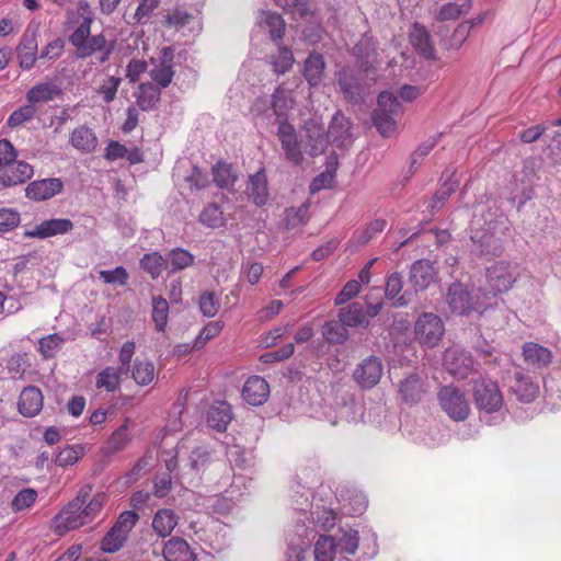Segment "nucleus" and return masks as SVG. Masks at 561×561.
<instances>
[{"instance_id": "obj_1", "label": "nucleus", "mask_w": 561, "mask_h": 561, "mask_svg": "<svg viewBox=\"0 0 561 561\" xmlns=\"http://www.w3.org/2000/svg\"><path fill=\"white\" fill-rule=\"evenodd\" d=\"M92 493V485L85 484L78 491L76 497L66 504L54 517L53 531L58 536L78 529L92 523L102 512L107 496L103 492Z\"/></svg>"}, {"instance_id": "obj_2", "label": "nucleus", "mask_w": 561, "mask_h": 561, "mask_svg": "<svg viewBox=\"0 0 561 561\" xmlns=\"http://www.w3.org/2000/svg\"><path fill=\"white\" fill-rule=\"evenodd\" d=\"M519 277L518 266L510 261H497L486 268L485 297L507 293Z\"/></svg>"}, {"instance_id": "obj_3", "label": "nucleus", "mask_w": 561, "mask_h": 561, "mask_svg": "<svg viewBox=\"0 0 561 561\" xmlns=\"http://www.w3.org/2000/svg\"><path fill=\"white\" fill-rule=\"evenodd\" d=\"M401 113V104L393 93L383 91L378 95L373 122L382 137H390L397 130L396 117Z\"/></svg>"}, {"instance_id": "obj_4", "label": "nucleus", "mask_w": 561, "mask_h": 561, "mask_svg": "<svg viewBox=\"0 0 561 561\" xmlns=\"http://www.w3.org/2000/svg\"><path fill=\"white\" fill-rule=\"evenodd\" d=\"M414 339L423 347L434 348L443 340L446 329L443 319L434 312H422L414 322Z\"/></svg>"}, {"instance_id": "obj_5", "label": "nucleus", "mask_w": 561, "mask_h": 561, "mask_svg": "<svg viewBox=\"0 0 561 561\" xmlns=\"http://www.w3.org/2000/svg\"><path fill=\"white\" fill-rule=\"evenodd\" d=\"M472 397L477 409L486 413L500 411L504 402L499 383L485 376L472 380Z\"/></svg>"}, {"instance_id": "obj_6", "label": "nucleus", "mask_w": 561, "mask_h": 561, "mask_svg": "<svg viewBox=\"0 0 561 561\" xmlns=\"http://www.w3.org/2000/svg\"><path fill=\"white\" fill-rule=\"evenodd\" d=\"M443 411L454 421H465L470 413V405L463 391L455 386H444L437 394Z\"/></svg>"}, {"instance_id": "obj_7", "label": "nucleus", "mask_w": 561, "mask_h": 561, "mask_svg": "<svg viewBox=\"0 0 561 561\" xmlns=\"http://www.w3.org/2000/svg\"><path fill=\"white\" fill-rule=\"evenodd\" d=\"M443 366L456 379H466L474 370L471 353L459 345H450L443 355Z\"/></svg>"}, {"instance_id": "obj_8", "label": "nucleus", "mask_w": 561, "mask_h": 561, "mask_svg": "<svg viewBox=\"0 0 561 561\" xmlns=\"http://www.w3.org/2000/svg\"><path fill=\"white\" fill-rule=\"evenodd\" d=\"M383 374L382 360L371 355L363 359L354 369L353 379L363 390L374 388L381 379Z\"/></svg>"}, {"instance_id": "obj_9", "label": "nucleus", "mask_w": 561, "mask_h": 561, "mask_svg": "<svg viewBox=\"0 0 561 561\" xmlns=\"http://www.w3.org/2000/svg\"><path fill=\"white\" fill-rule=\"evenodd\" d=\"M277 137L280 141L285 159L293 165H301L304 154L301 152L295 127L287 121H282L277 128Z\"/></svg>"}, {"instance_id": "obj_10", "label": "nucleus", "mask_w": 561, "mask_h": 561, "mask_svg": "<svg viewBox=\"0 0 561 561\" xmlns=\"http://www.w3.org/2000/svg\"><path fill=\"white\" fill-rule=\"evenodd\" d=\"M446 302L450 311L459 316H467L479 309L469 290L460 283H454L448 287Z\"/></svg>"}, {"instance_id": "obj_11", "label": "nucleus", "mask_w": 561, "mask_h": 561, "mask_svg": "<svg viewBox=\"0 0 561 561\" xmlns=\"http://www.w3.org/2000/svg\"><path fill=\"white\" fill-rule=\"evenodd\" d=\"M304 131L305 145L309 148L308 153L311 157L322 154L331 140L329 137V130L325 133L323 124L311 118L305 122Z\"/></svg>"}, {"instance_id": "obj_12", "label": "nucleus", "mask_w": 561, "mask_h": 561, "mask_svg": "<svg viewBox=\"0 0 561 561\" xmlns=\"http://www.w3.org/2000/svg\"><path fill=\"white\" fill-rule=\"evenodd\" d=\"M73 229V222L67 218H51L35 225L31 230L24 232L26 238L46 239L61 236Z\"/></svg>"}, {"instance_id": "obj_13", "label": "nucleus", "mask_w": 561, "mask_h": 561, "mask_svg": "<svg viewBox=\"0 0 561 561\" xmlns=\"http://www.w3.org/2000/svg\"><path fill=\"white\" fill-rule=\"evenodd\" d=\"M337 84L346 100L358 102L362 99L365 88L354 69L343 67L337 72Z\"/></svg>"}, {"instance_id": "obj_14", "label": "nucleus", "mask_w": 561, "mask_h": 561, "mask_svg": "<svg viewBox=\"0 0 561 561\" xmlns=\"http://www.w3.org/2000/svg\"><path fill=\"white\" fill-rule=\"evenodd\" d=\"M353 54L356 57L358 66L364 72H369L375 69L378 62V51L376 42L373 37L364 34L355 44Z\"/></svg>"}, {"instance_id": "obj_15", "label": "nucleus", "mask_w": 561, "mask_h": 561, "mask_svg": "<svg viewBox=\"0 0 561 561\" xmlns=\"http://www.w3.org/2000/svg\"><path fill=\"white\" fill-rule=\"evenodd\" d=\"M33 167L24 161H13L0 170V190L24 183L33 175Z\"/></svg>"}, {"instance_id": "obj_16", "label": "nucleus", "mask_w": 561, "mask_h": 561, "mask_svg": "<svg viewBox=\"0 0 561 561\" xmlns=\"http://www.w3.org/2000/svg\"><path fill=\"white\" fill-rule=\"evenodd\" d=\"M434 264L425 259L415 261L410 268L409 282L416 290H424L436 279Z\"/></svg>"}, {"instance_id": "obj_17", "label": "nucleus", "mask_w": 561, "mask_h": 561, "mask_svg": "<svg viewBox=\"0 0 561 561\" xmlns=\"http://www.w3.org/2000/svg\"><path fill=\"white\" fill-rule=\"evenodd\" d=\"M62 187L61 180L57 178L37 180L27 184L25 195L32 201H46L60 193Z\"/></svg>"}, {"instance_id": "obj_18", "label": "nucleus", "mask_w": 561, "mask_h": 561, "mask_svg": "<svg viewBox=\"0 0 561 561\" xmlns=\"http://www.w3.org/2000/svg\"><path fill=\"white\" fill-rule=\"evenodd\" d=\"M114 45L113 43H107L105 36L103 34L90 36L83 45L76 50V56L78 58L84 59L92 55L99 54L98 60L100 62H105L110 59L111 54L113 53Z\"/></svg>"}, {"instance_id": "obj_19", "label": "nucleus", "mask_w": 561, "mask_h": 561, "mask_svg": "<svg viewBox=\"0 0 561 561\" xmlns=\"http://www.w3.org/2000/svg\"><path fill=\"white\" fill-rule=\"evenodd\" d=\"M270 396L267 381L260 376H252L247 379L242 388V398L251 405L263 404Z\"/></svg>"}, {"instance_id": "obj_20", "label": "nucleus", "mask_w": 561, "mask_h": 561, "mask_svg": "<svg viewBox=\"0 0 561 561\" xmlns=\"http://www.w3.org/2000/svg\"><path fill=\"white\" fill-rule=\"evenodd\" d=\"M162 556L165 561H196V553L181 537L170 538L163 546Z\"/></svg>"}, {"instance_id": "obj_21", "label": "nucleus", "mask_w": 561, "mask_h": 561, "mask_svg": "<svg viewBox=\"0 0 561 561\" xmlns=\"http://www.w3.org/2000/svg\"><path fill=\"white\" fill-rule=\"evenodd\" d=\"M16 55L21 68L28 70L34 66L37 58L36 32L25 31L16 47Z\"/></svg>"}, {"instance_id": "obj_22", "label": "nucleus", "mask_w": 561, "mask_h": 561, "mask_svg": "<svg viewBox=\"0 0 561 561\" xmlns=\"http://www.w3.org/2000/svg\"><path fill=\"white\" fill-rule=\"evenodd\" d=\"M43 400L42 391L37 387L28 386L20 394L19 412L26 417H33L41 412Z\"/></svg>"}, {"instance_id": "obj_23", "label": "nucleus", "mask_w": 561, "mask_h": 561, "mask_svg": "<svg viewBox=\"0 0 561 561\" xmlns=\"http://www.w3.org/2000/svg\"><path fill=\"white\" fill-rule=\"evenodd\" d=\"M327 65L323 55L313 50L305 60L302 76L311 87H318L324 77Z\"/></svg>"}, {"instance_id": "obj_24", "label": "nucleus", "mask_w": 561, "mask_h": 561, "mask_svg": "<svg viewBox=\"0 0 561 561\" xmlns=\"http://www.w3.org/2000/svg\"><path fill=\"white\" fill-rule=\"evenodd\" d=\"M69 142L81 153H92L99 145L95 133L85 125L78 126L71 131Z\"/></svg>"}, {"instance_id": "obj_25", "label": "nucleus", "mask_w": 561, "mask_h": 561, "mask_svg": "<svg viewBox=\"0 0 561 561\" xmlns=\"http://www.w3.org/2000/svg\"><path fill=\"white\" fill-rule=\"evenodd\" d=\"M351 121L342 112H336L329 126V137L331 141L339 147L346 146L351 142Z\"/></svg>"}, {"instance_id": "obj_26", "label": "nucleus", "mask_w": 561, "mask_h": 561, "mask_svg": "<svg viewBox=\"0 0 561 561\" xmlns=\"http://www.w3.org/2000/svg\"><path fill=\"white\" fill-rule=\"evenodd\" d=\"M410 41L415 50L427 60L436 58V51L431 41V35L425 26L414 24L411 33Z\"/></svg>"}, {"instance_id": "obj_27", "label": "nucleus", "mask_w": 561, "mask_h": 561, "mask_svg": "<svg viewBox=\"0 0 561 561\" xmlns=\"http://www.w3.org/2000/svg\"><path fill=\"white\" fill-rule=\"evenodd\" d=\"M511 390L516 398L524 403L534 401L539 393L538 385L535 383L530 377L525 376L520 371L515 373Z\"/></svg>"}, {"instance_id": "obj_28", "label": "nucleus", "mask_w": 561, "mask_h": 561, "mask_svg": "<svg viewBox=\"0 0 561 561\" xmlns=\"http://www.w3.org/2000/svg\"><path fill=\"white\" fill-rule=\"evenodd\" d=\"M231 420V407L225 401H219L211 405L207 412V423L217 432H225Z\"/></svg>"}, {"instance_id": "obj_29", "label": "nucleus", "mask_w": 561, "mask_h": 561, "mask_svg": "<svg viewBox=\"0 0 561 561\" xmlns=\"http://www.w3.org/2000/svg\"><path fill=\"white\" fill-rule=\"evenodd\" d=\"M125 374L118 367L107 366L96 375L95 388L100 391L115 392L121 388L122 377Z\"/></svg>"}, {"instance_id": "obj_30", "label": "nucleus", "mask_w": 561, "mask_h": 561, "mask_svg": "<svg viewBox=\"0 0 561 561\" xmlns=\"http://www.w3.org/2000/svg\"><path fill=\"white\" fill-rule=\"evenodd\" d=\"M161 98L160 88L151 82L140 83L135 93L136 103L140 110L149 112L156 107Z\"/></svg>"}, {"instance_id": "obj_31", "label": "nucleus", "mask_w": 561, "mask_h": 561, "mask_svg": "<svg viewBox=\"0 0 561 561\" xmlns=\"http://www.w3.org/2000/svg\"><path fill=\"white\" fill-rule=\"evenodd\" d=\"M523 356L527 364L546 367L552 360V352L538 343L527 342L523 346Z\"/></svg>"}, {"instance_id": "obj_32", "label": "nucleus", "mask_w": 561, "mask_h": 561, "mask_svg": "<svg viewBox=\"0 0 561 561\" xmlns=\"http://www.w3.org/2000/svg\"><path fill=\"white\" fill-rule=\"evenodd\" d=\"M179 523V516L170 508L159 510L152 518V528L154 533L162 538L172 534Z\"/></svg>"}, {"instance_id": "obj_33", "label": "nucleus", "mask_w": 561, "mask_h": 561, "mask_svg": "<svg viewBox=\"0 0 561 561\" xmlns=\"http://www.w3.org/2000/svg\"><path fill=\"white\" fill-rule=\"evenodd\" d=\"M249 196L259 207L266 204L268 198V188L264 169H260L255 174L250 176Z\"/></svg>"}, {"instance_id": "obj_34", "label": "nucleus", "mask_w": 561, "mask_h": 561, "mask_svg": "<svg viewBox=\"0 0 561 561\" xmlns=\"http://www.w3.org/2000/svg\"><path fill=\"white\" fill-rule=\"evenodd\" d=\"M399 392L407 403H417L425 393L424 385L417 375H410L401 381Z\"/></svg>"}, {"instance_id": "obj_35", "label": "nucleus", "mask_w": 561, "mask_h": 561, "mask_svg": "<svg viewBox=\"0 0 561 561\" xmlns=\"http://www.w3.org/2000/svg\"><path fill=\"white\" fill-rule=\"evenodd\" d=\"M61 94V90L51 82H42L32 87L26 93V100L33 105L39 102H48Z\"/></svg>"}, {"instance_id": "obj_36", "label": "nucleus", "mask_w": 561, "mask_h": 561, "mask_svg": "<svg viewBox=\"0 0 561 561\" xmlns=\"http://www.w3.org/2000/svg\"><path fill=\"white\" fill-rule=\"evenodd\" d=\"M310 202L302 203L299 207H288L285 209L284 228L287 230L305 226L309 220Z\"/></svg>"}, {"instance_id": "obj_37", "label": "nucleus", "mask_w": 561, "mask_h": 561, "mask_svg": "<svg viewBox=\"0 0 561 561\" xmlns=\"http://www.w3.org/2000/svg\"><path fill=\"white\" fill-rule=\"evenodd\" d=\"M131 377L138 386L150 385L156 378V367L148 359H136L131 367Z\"/></svg>"}, {"instance_id": "obj_38", "label": "nucleus", "mask_w": 561, "mask_h": 561, "mask_svg": "<svg viewBox=\"0 0 561 561\" xmlns=\"http://www.w3.org/2000/svg\"><path fill=\"white\" fill-rule=\"evenodd\" d=\"M151 319L158 332H164L169 319V302L162 296H153L151 299Z\"/></svg>"}, {"instance_id": "obj_39", "label": "nucleus", "mask_w": 561, "mask_h": 561, "mask_svg": "<svg viewBox=\"0 0 561 561\" xmlns=\"http://www.w3.org/2000/svg\"><path fill=\"white\" fill-rule=\"evenodd\" d=\"M38 492L33 488L20 490L11 500L10 507L13 513H21L31 510L37 502Z\"/></svg>"}, {"instance_id": "obj_40", "label": "nucleus", "mask_w": 561, "mask_h": 561, "mask_svg": "<svg viewBox=\"0 0 561 561\" xmlns=\"http://www.w3.org/2000/svg\"><path fill=\"white\" fill-rule=\"evenodd\" d=\"M340 321L347 327H358L366 322V312L359 302H353L339 311Z\"/></svg>"}, {"instance_id": "obj_41", "label": "nucleus", "mask_w": 561, "mask_h": 561, "mask_svg": "<svg viewBox=\"0 0 561 561\" xmlns=\"http://www.w3.org/2000/svg\"><path fill=\"white\" fill-rule=\"evenodd\" d=\"M402 288V276L397 272L390 274L386 283L385 295L388 299L394 300L393 306L396 307H404L408 305L405 297L400 295Z\"/></svg>"}, {"instance_id": "obj_42", "label": "nucleus", "mask_w": 561, "mask_h": 561, "mask_svg": "<svg viewBox=\"0 0 561 561\" xmlns=\"http://www.w3.org/2000/svg\"><path fill=\"white\" fill-rule=\"evenodd\" d=\"M337 545L333 537L321 535L314 543V558L317 561H333Z\"/></svg>"}, {"instance_id": "obj_43", "label": "nucleus", "mask_w": 561, "mask_h": 561, "mask_svg": "<svg viewBox=\"0 0 561 561\" xmlns=\"http://www.w3.org/2000/svg\"><path fill=\"white\" fill-rule=\"evenodd\" d=\"M347 325L339 321H329L322 327V335L329 344H343L348 337Z\"/></svg>"}, {"instance_id": "obj_44", "label": "nucleus", "mask_w": 561, "mask_h": 561, "mask_svg": "<svg viewBox=\"0 0 561 561\" xmlns=\"http://www.w3.org/2000/svg\"><path fill=\"white\" fill-rule=\"evenodd\" d=\"M194 263V256L187 250L176 248L169 252L167 267L170 266V272L184 270Z\"/></svg>"}, {"instance_id": "obj_45", "label": "nucleus", "mask_w": 561, "mask_h": 561, "mask_svg": "<svg viewBox=\"0 0 561 561\" xmlns=\"http://www.w3.org/2000/svg\"><path fill=\"white\" fill-rule=\"evenodd\" d=\"M471 3L469 0L462 2H448L444 4L437 15L438 21H451L457 20L461 15L469 13Z\"/></svg>"}, {"instance_id": "obj_46", "label": "nucleus", "mask_w": 561, "mask_h": 561, "mask_svg": "<svg viewBox=\"0 0 561 561\" xmlns=\"http://www.w3.org/2000/svg\"><path fill=\"white\" fill-rule=\"evenodd\" d=\"M85 447L81 444L68 445L56 456L55 462L59 467L72 466L83 457Z\"/></svg>"}, {"instance_id": "obj_47", "label": "nucleus", "mask_w": 561, "mask_h": 561, "mask_svg": "<svg viewBox=\"0 0 561 561\" xmlns=\"http://www.w3.org/2000/svg\"><path fill=\"white\" fill-rule=\"evenodd\" d=\"M214 182L221 188H228L232 186L237 180V176L232 172L230 164L219 161L213 167Z\"/></svg>"}, {"instance_id": "obj_48", "label": "nucleus", "mask_w": 561, "mask_h": 561, "mask_svg": "<svg viewBox=\"0 0 561 561\" xmlns=\"http://www.w3.org/2000/svg\"><path fill=\"white\" fill-rule=\"evenodd\" d=\"M199 221L208 228H220L225 225L226 220L220 207L209 204L202 210Z\"/></svg>"}, {"instance_id": "obj_49", "label": "nucleus", "mask_w": 561, "mask_h": 561, "mask_svg": "<svg viewBox=\"0 0 561 561\" xmlns=\"http://www.w3.org/2000/svg\"><path fill=\"white\" fill-rule=\"evenodd\" d=\"M167 264L163 256L158 252H151L144 255L140 260L141 267L153 278H158L162 271L163 266Z\"/></svg>"}, {"instance_id": "obj_50", "label": "nucleus", "mask_w": 561, "mask_h": 561, "mask_svg": "<svg viewBox=\"0 0 561 561\" xmlns=\"http://www.w3.org/2000/svg\"><path fill=\"white\" fill-rule=\"evenodd\" d=\"M174 69L171 64L161 61L150 71V78L159 85L158 88L163 89L170 85L174 77Z\"/></svg>"}, {"instance_id": "obj_51", "label": "nucleus", "mask_w": 561, "mask_h": 561, "mask_svg": "<svg viewBox=\"0 0 561 561\" xmlns=\"http://www.w3.org/2000/svg\"><path fill=\"white\" fill-rule=\"evenodd\" d=\"M459 186L457 180L448 179L446 180L439 190L435 193L433 198L431 199L430 207L432 210L439 209L444 203L454 194Z\"/></svg>"}, {"instance_id": "obj_52", "label": "nucleus", "mask_w": 561, "mask_h": 561, "mask_svg": "<svg viewBox=\"0 0 561 561\" xmlns=\"http://www.w3.org/2000/svg\"><path fill=\"white\" fill-rule=\"evenodd\" d=\"M127 535L112 527L101 541V550L107 553L118 551L125 543Z\"/></svg>"}, {"instance_id": "obj_53", "label": "nucleus", "mask_w": 561, "mask_h": 561, "mask_svg": "<svg viewBox=\"0 0 561 561\" xmlns=\"http://www.w3.org/2000/svg\"><path fill=\"white\" fill-rule=\"evenodd\" d=\"M293 51L288 47H279L277 54L272 56L273 70L277 75H284L293 67Z\"/></svg>"}, {"instance_id": "obj_54", "label": "nucleus", "mask_w": 561, "mask_h": 561, "mask_svg": "<svg viewBox=\"0 0 561 561\" xmlns=\"http://www.w3.org/2000/svg\"><path fill=\"white\" fill-rule=\"evenodd\" d=\"M64 339L57 334H48L38 342V352L44 358H53L61 347Z\"/></svg>"}, {"instance_id": "obj_55", "label": "nucleus", "mask_w": 561, "mask_h": 561, "mask_svg": "<svg viewBox=\"0 0 561 561\" xmlns=\"http://www.w3.org/2000/svg\"><path fill=\"white\" fill-rule=\"evenodd\" d=\"M131 437L128 432V420L124 422L108 438V448L111 451H119L127 447Z\"/></svg>"}, {"instance_id": "obj_56", "label": "nucleus", "mask_w": 561, "mask_h": 561, "mask_svg": "<svg viewBox=\"0 0 561 561\" xmlns=\"http://www.w3.org/2000/svg\"><path fill=\"white\" fill-rule=\"evenodd\" d=\"M37 110L32 103L25 104L15 110L8 118L7 125L11 128H16L26 122H30L35 116Z\"/></svg>"}, {"instance_id": "obj_57", "label": "nucleus", "mask_w": 561, "mask_h": 561, "mask_svg": "<svg viewBox=\"0 0 561 561\" xmlns=\"http://www.w3.org/2000/svg\"><path fill=\"white\" fill-rule=\"evenodd\" d=\"M293 99L289 92L279 84L272 95V108L277 116H282L286 110L291 107Z\"/></svg>"}, {"instance_id": "obj_58", "label": "nucleus", "mask_w": 561, "mask_h": 561, "mask_svg": "<svg viewBox=\"0 0 561 561\" xmlns=\"http://www.w3.org/2000/svg\"><path fill=\"white\" fill-rule=\"evenodd\" d=\"M265 23L270 28L271 38L274 43H278L285 35L286 24L282 15L278 13H266Z\"/></svg>"}, {"instance_id": "obj_59", "label": "nucleus", "mask_w": 561, "mask_h": 561, "mask_svg": "<svg viewBox=\"0 0 561 561\" xmlns=\"http://www.w3.org/2000/svg\"><path fill=\"white\" fill-rule=\"evenodd\" d=\"M21 222V215L16 209L3 207L0 208V233L14 230Z\"/></svg>"}, {"instance_id": "obj_60", "label": "nucleus", "mask_w": 561, "mask_h": 561, "mask_svg": "<svg viewBox=\"0 0 561 561\" xmlns=\"http://www.w3.org/2000/svg\"><path fill=\"white\" fill-rule=\"evenodd\" d=\"M359 535L357 530L350 529L343 533L342 537L336 542L341 553L353 556L358 549Z\"/></svg>"}, {"instance_id": "obj_61", "label": "nucleus", "mask_w": 561, "mask_h": 561, "mask_svg": "<svg viewBox=\"0 0 561 561\" xmlns=\"http://www.w3.org/2000/svg\"><path fill=\"white\" fill-rule=\"evenodd\" d=\"M121 83L122 79L119 77L110 76L100 84L98 93L102 96L105 103H112L116 98Z\"/></svg>"}, {"instance_id": "obj_62", "label": "nucleus", "mask_w": 561, "mask_h": 561, "mask_svg": "<svg viewBox=\"0 0 561 561\" xmlns=\"http://www.w3.org/2000/svg\"><path fill=\"white\" fill-rule=\"evenodd\" d=\"M91 18H84L73 31V33L69 36V42L72 46L76 47V50H78L91 36Z\"/></svg>"}, {"instance_id": "obj_63", "label": "nucleus", "mask_w": 561, "mask_h": 561, "mask_svg": "<svg viewBox=\"0 0 561 561\" xmlns=\"http://www.w3.org/2000/svg\"><path fill=\"white\" fill-rule=\"evenodd\" d=\"M100 278L105 284H118L125 286L128 282L129 274L123 266H117L112 271L102 270L99 272Z\"/></svg>"}, {"instance_id": "obj_64", "label": "nucleus", "mask_w": 561, "mask_h": 561, "mask_svg": "<svg viewBox=\"0 0 561 561\" xmlns=\"http://www.w3.org/2000/svg\"><path fill=\"white\" fill-rule=\"evenodd\" d=\"M387 226V221L382 218L374 219L369 225L358 234V243L366 244L376 234L382 232Z\"/></svg>"}]
</instances>
